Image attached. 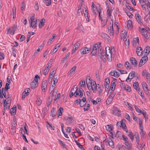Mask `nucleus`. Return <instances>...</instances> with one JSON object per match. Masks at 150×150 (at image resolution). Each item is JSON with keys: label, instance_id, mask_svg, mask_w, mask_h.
<instances>
[{"label": "nucleus", "instance_id": "1", "mask_svg": "<svg viewBox=\"0 0 150 150\" xmlns=\"http://www.w3.org/2000/svg\"><path fill=\"white\" fill-rule=\"evenodd\" d=\"M101 43L99 42L98 44H95L93 45L92 49H91L92 50L91 52V56L95 55L97 54V49H100L101 47Z\"/></svg>", "mask_w": 150, "mask_h": 150}, {"label": "nucleus", "instance_id": "2", "mask_svg": "<svg viewBox=\"0 0 150 150\" xmlns=\"http://www.w3.org/2000/svg\"><path fill=\"white\" fill-rule=\"evenodd\" d=\"M86 83L89 90H91V88L93 87V86H95V85H96L95 81L93 80L91 81H87Z\"/></svg>", "mask_w": 150, "mask_h": 150}, {"label": "nucleus", "instance_id": "3", "mask_svg": "<svg viewBox=\"0 0 150 150\" xmlns=\"http://www.w3.org/2000/svg\"><path fill=\"white\" fill-rule=\"evenodd\" d=\"M35 16H32L29 20L30 23V27H32L33 28L35 29L36 27V22H35Z\"/></svg>", "mask_w": 150, "mask_h": 150}, {"label": "nucleus", "instance_id": "4", "mask_svg": "<svg viewBox=\"0 0 150 150\" xmlns=\"http://www.w3.org/2000/svg\"><path fill=\"white\" fill-rule=\"evenodd\" d=\"M76 88L77 91L76 95H75V96L76 97L77 96H79L80 98L82 97L83 96V93H84V91L81 88H79L78 89L77 88V87L76 86Z\"/></svg>", "mask_w": 150, "mask_h": 150}, {"label": "nucleus", "instance_id": "5", "mask_svg": "<svg viewBox=\"0 0 150 150\" xmlns=\"http://www.w3.org/2000/svg\"><path fill=\"white\" fill-rule=\"evenodd\" d=\"M64 120L66 121V124L68 125L72 123L74 121V117L71 116L69 117H65Z\"/></svg>", "mask_w": 150, "mask_h": 150}, {"label": "nucleus", "instance_id": "6", "mask_svg": "<svg viewBox=\"0 0 150 150\" xmlns=\"http://www.w3.org/2000/svg\"><path fill=\"white\" fill-rule=\"evenodd\" d=\"M135 17L138 23L140 25L142 24V19L141 18V16L138 13H135Z\"/></svg>", "mask_w": 150, "mask_h": 150}, {"label": "nucleus", "instance_id": "7", "mask_svg": "<svg viewBox=\"0 0 150 150\" xmlns=\"http://www.w3.org/2000/svg\"><path fill=\"white\" fill-rule=\"evenodd\" d=\"M109 74L112 76H113L116 77H118L119 76L118 73L115 70L112 71L109 73Z\"/></svg>", "mask_w": 150, "mask_h": 150}, {"label": "nucleus", "instance_id": "8", "mask_svg": "<svg viewBox=\"0 0 150 150\" xmlns=\"http://www.w3.org/2000/svg\"><path fill=\"white\" fill-rule=\"evenodd\" d=\"M111 21L112 22L111 26H110L109 28H108V32L110 35H113L114 34V29L113 27V21L112 20H111Z\"/></svg>", "mask_w": 150, "mask_h": 150}, {"label": "nucleus", "instance_id": "9", "mask_svg": "<svg viewBox=\"0 0 150 150\" xmlns=\"http://www.w3.org/2000/svg\"><path fill=\"white\" fill-rule=\"evenodd\" d=\"M47 81L46 80H45L42 82V91L43 92H45V88H46L47 86Z\"/></svg>", "mask_w": 150, "mask_h": 150}, {"label": "nucleus", "instance_id": "10", "mask_svg": "<svg viewBox=\"0 0 150 150\" xmlns=\"http://www.w3.org/2000/svg\"><path fill=\"white\" fill-rule=\"evenodd\" d=\"M130 60L131 61V64L134 65V67H135L137 66V62L136 59L133 57H131L130 58Z\"/></svg>", "mask_w": 150, "mask_h": 150}, {"label": "nucleus", "instance_id": "11", "mask_svg": "<svg viewBox=\"0 0 150 150\" xmlns=\"http://www.w3.org/2000/svg\"><path fill=\"white\" fill-rule=\"evenodd\" d=\"M107 140L109 145L111 146L112 148H114V145L113 140L110 138H108Z\"/></svg>", "mask_w": 150, "mask_h": 150}, {"label": "nucleus", "instance_id": "12", "mask_svg": "<svg viewBox=\"0 0 150 150\" xmlns=\"http://www.w3.org/2000/svg\"><path fill=\"white\" fill-rule=\"evenodd\" d=\"M116 108L117 109H115L113 111V114L118 116H120L121 115V111L120 110L118 109V108L117 107H116Z\"/></svg>", "mask_w": 150, "mask_h": 150}, {"label": "nucleus", "instance_id": "13", "mask_svg": "<svg viewBox=\"0 0 150 150\" xmlns=\"http://www.w3.org/2000/svg\"><path fill=\"white\" fill-rule=\"evenodd\" d=\"M38 82H35L34 80L30 84V86L33 89H35L38 85Z\"/></svg>", "mask_w": 150, "mask_h": 150}, {"label": "nucleus", "instance_id": "14", "mask_svg": "<svg viewBox=\"0 0 150 150\" xmlns=\"http://www.w3.org/2000/svg\"><path fill=\"white\" fill-rule=\"evenodd\" d=\"M137 53L138 56L141 55L142 52V50L141 47H138L137 48Z\"/></svg>", "mask_w": 150, "mask_h": 150}, {"label": "nucleus", "instance_id": "15", "mask_svg": "<svg viewBox=\"0 0 150 150\" xmlns=\"http://www.w3.org/2000/svg\"><path fill=\"white\" fill-rule=\"evenodd\" d=\"M16 8L15 6L13 7L12 8V14L11 15V16H13V19H15V16L16 15Z\"/></svg>", "mask_w": 150, "mask_h": 150}, {"label": "nucleus", "instance_id": "16", "mask_svg": "<svg viewBox=\"0 0 150 150\" xmlns=\"http://www.w3.org/2000/svg\"><path fill=\"white\" fill-rule=\"evenodd\" d=\"M141 34L146 39H148L150 37L147 31L141 32Z\"/></svg>", "mask_w": 150, "mask_h": 150}, {"label": "nucleus", "instance_id": "17", "mask_svg": "<svg viewBox=\"0 0 150 150\" xmlns=\"http://www.w3.org/2000/svg\"><path fill=\"white\" fill-rule=\"evenodd\" d=\"M16 107L15 106L12 108L10 110V112L12 115H15L16 113Z\"/></svg>", "mask_w": 150, "mask_h": 150}, {"label": "nucleus", "instance_id": "18", "mask_svg": "<svg viewBox=\"0 0 150 150\" xmlns=\"http://www.w3.org/2000/svg\"><path fill=\"white\" fill-rule=\"evenodd\" d=\"M127 27L128 29H132V21L129 20L127 21Z\"/></svg>", "mask_w": 150, "mask_h": 150}, {"label": "nucleus", "instance_id": "19", "mask_svg": "<svg viewBox=\"0 0 150 150\" xmlns=\"http://www.w3.org/2000/svg\"><path fill=\"white\" fill-rule=\"evenodd\" d=\"M115 87L116 85L115 84V83L114 82H111L110 88V89H111V90L113 91L115 90Z\"/></svg>", "mask_w": 150, "mask_h": 150}, {"label": "nucleus", "instance_id": "20", "mask_svg": "<svg viewBox=\"0 0 150 150\" xmlns=\"http://www.w3.org/2000/svg\"><path fill=\"white\" fill-rule=\"evenodd\" d=\"M45 21V19L44 18H42L41 21H40V24L39 25V27L40 28H41L42 27L44 26V21Z\"/></svg>", "mask_w": 150, "mask_h": 150}, {"label": "nucleus", "instance_id": "21", "mask_svg": "<svg viewBox=\"0 0 150 150\" xmlns=\"http://www.w3.org/2000/svg\"><path fill=\"white\" fill-rule=\"evenodd\" d=\"M128 136L132 141H133L134 139V136L133 133L131 131H129V132Z\"/></svg>", "mask_w": 150, "mask_h": 150}, {"label": "nucleus", "instance_id": "22", "mask_svg": "<svg viewBox=\"0 0 150 150\" xmlns=\"http://www.w3.org/2000/svg\"><path fill=\"white\" fill-rule=\"evenodd\" d=\"M70 55V53L69 52L66 55L65 57L61 61L62 62L64 63L65 62V61L67 60L69 57Z\"/></svg>", "mask_w": 150, "mask_h": 150}, {"label": "nucleus", "instance_id": "23", "mask_svg": "<svg viewBox=\"0 0 150 150\" xmlns=\"http://www.w3.org/2000/svg\"><path fill=\"white\" fill-rule=\"evenodd\" d=\"M135 74V72L134 71H132L131 72L129 75V77H131V79L129 80V81H130L131 80L133 79L134 76Z\"/></svg>", "mask_w": 150, "mask_h": 150}, {"label": "nucleus", "instance_id": "24", "mask_svg": "<svg viewBox=\"0 0 150 150\" xmlns=\"http://www.w3.org/2000/svg\"><path fill=\"white\" fill-rule=\"evenodd\" d=\"M76 68V66H74L69 71V74L70 75H71L72 74L74 73L75 70Z\"/></svg>", "mask_w": 150, "mask_h": 150}, {"label": "nucleus", "instance_id": "25", "mask_svg": "<svg viewBox=\"0 0 150 150\" xmlns=\"http://www.w3.org/2000/svg\"><path fill=\"white\" fill-rule=\"evenodd\" d=\"M144 51L146 53H147V54H148L150 52V47L147 46L144 49Z\"/></svg>", "mask_w": 150, "mask_h": 150}, {"label": "nucleus", "instance_id": "26", "mask_svg": "<svg viewBox=\"0 0 150 150\" xmlns=\"http://www.w3.org/2000/svg\"><path fill=\"white\" fill-rule=\"evenodd\" d=\"M125 144L127 146V149L129 150L131 149L132 146V144L129 142V141L125 143Z\"/></svg>", "mask_w": 150, "mask_h": 150}, {"label": "nucleus", "instance_id": "27", "mask_svg": "<svg viewBox=\"0 0 150 150\" xmlns=\"http://www.w3.org/2000/svg\"><path fill=\"white\" fill-rule=\"evenodd\" d=\"M86 49H87V47H84L83 49L81 50L80 52L81 54H86Z\"/></svg>", "mask_w": 150, "mask_h": 150}, {"label": "nucleus", "instance_id": "28", "mask_svg": "<svg viewBox=\"0 0 150 150\" xmlns=\"http://www.w3.org/2000/svg\"><path fill=\"white\" fill-rule=\"evenodd\" d=\"M28 96V93H27L26 91H24L22 93L21 99L22 100H23L26 96Z\"/></svg>", "mask_w": 150, "mask_h": 150}, {"label": "nucleus", "instance_id": "29", "mask_svg": "<svg viewBox=\"0 0 150 150\" xmlns=\"http://www.w3.org/2000/svg\"><path fill=\"white\" fill-rule=\"evenodd\" d=\"M63 111V108L62 107H60L58 110V117H59L60 116H61L62 114V112Z\"/></svg>", "mask_w": 150, "mask_h": 150}, {"label": "nucleus", "instance_id": "30", "mask_svg": "<svg viewBox=\"0 0 150 150\" xmlns=\"http://www.w3.org/2000/svg\"><path fill=\"white\" fill-rule=\"evenodd\" d=\"M97 91H98L99 96H100L101 94L102 93L103 90L101 88L100 86H97V88H96Z\"/></svg>", "mask_w": 150, "mask_h": 150}, {"label": "nucleus", "instance_id": "31", "mask_svg": "<svg viewBox=\"0 0 150 150\" xmlns=\"http://www.w3.org/2000/svg\"><path fill=\"white\" fill-rule=\"evenodd\" d=\"M133 86L134 88L136 89V90H137L138 88L139 87L138 82H134Z\"/></svg>", "mask_w": 150, "mask_h": 150}, {"label": "nucleus", "instance_id": "32", "mask_svg": "<svg viewBox=\"0 0 150 150\" xmlns=\"http://www.w3.org/2000/svg\"><path fill=\"white\" fill-rule=\"evenodd\" d=\"M112 98H110V97L108 98L106 100V104L108 105L110 104L112 101Z\"/></svg>", "mask_w": 150, "mask_h": 150}, {"label": "nucleus", "instance_id": "33", "mask_svg": "<svg viewBox=\"0 0 150 150\" xmlns=\"http://www.w3.org/2000/svg\"><path fill=\"white\" fill-rule=\"evenodd\" d=\"M125 65L127 69L129 68V69H131V68L132 67L131 66L130 64L128 62H127L125 63Z\"/></svg>", "mask_w": 150, "mask_h": 150}, {"label": "nucleus", "instance_id": "34", "mask_svg": "<svg viewBox=\"0 0 150 150\" xmlns=\"http://www.w3.org/2000/svg\"><path fill=\"white\" fill-rule=\"evenodd\" d=\"M50 97L48 98L47 101V106L48 107H49L51 104V102H52V99L50 100Z\"/></svg>", "mask_w": 150, "mask_h": 150}, {"label": "nucleus", "instance_id": "35", "mask_svg": "<svg viewBox=\"0 0 150 150\" xmlns=\"http://www.w3.org/2000/svg\"><path fill=\"white\" fill-rule=\"evenodd\" d=\"M124 89L129 92H130L131 91L130 87L127 85H126L125 88H124Z\"/></svg>", "mask_w": 150, "mask_h": 150}, {"label": "nucleus", "instance_id": "36", "mask_svg": "<svg viewBox=\"0 0 150 150\" xmlns=\"http://www.w3.org/2000/svg\"><path fill=\"white\" fill-rule=\"evenodd\" d=\"M140 134L141 135V139L143 141L144 139V136L146 134V133L144 132V131L141 132H140Z\"/></svg>", "mask_w": 150, "mask_h": 150}, {"label": "nucleus", "instance_id": "37", "mask_svg": "<svg viewBox=\"0 0 150 150\" xmlns=\"http://www.w3.org/2000/svg\"><path fill=\"white\" fill-rule=\"evenodd\" d=\"M16 30H14V29H11L10 28H9L7 30V33H8V32H9V33L11 35H13L14 33V32Z\"/></svg>", "mask_w": 150, "mask_h": 150}, {"label": "nucleus", "instance_id": "38", "mask_svg": "<svg viewBox=\"0 0 150 150\" xmlns=\"http://www.w3.org/2000/svg\"><path fill=\"white\" fill-rule=\"evenodd\" d=\"M36 104L38 105H40L42 103V100L40 99L39 97L38 98L37 100L36 101Z\"/></svg>", "mask_w": 150, "mask_h": 150}, {"label": "nucleus", "instance_id": "39", "mask_svg": "<svg viewBox=\"0 0 150 150\" xmlns=\"http://www.w3.org/2000/svg\"><path fill=\"white\" fill-rule=\"evenodd\" d=\"M106 129L107 130L108 132H110L112 130V128L111 126L108 125H106Z\"/></svg>", "mask_w": 150, "mask_h": 150}, {"label": "nucleus", "instance_id": "40", "mask_svg": "<svg viewBox=\"0 0 150 150\" xmlns=\"http://www.w3.org/2000/svg\"><path fill=\"white\" fill-rule=\"evenodd\" d=\"M79 85L81 87H84L86 86L84 81L81 80L80 82Z\"/></svg>", "mask_w": 150, "mask_h": 150}, {"label": "nucleus", "instance_id": "41", "mask_svg": "<svg viewBox=\"0 0 150 150\" xmlns=\"http://www.w3.org/2000/svg\"><path fill=\"white\" fill-rule=\"evenodd\" d=\"M107 16H111V10L110 9V8L109 6L108 7V9L107 11Z\"/></svg>", "mask_w": 150, "mask_h": 150}, {"label": "nucleus", "instance_id": "42", "mask_svg": "<svg viewBox=\"0 0 150 150\" xmlns=\"http://www.w3.org/2000/svg\"><path fill=\"white\" fill-rule=\"evenodd\" d=\"M99 50L98 51V56L99 57H101L102 53L103 52V50L101 48H100V49H98Z\"/></svg>", "mask_w": 150, "mask_h": 150}, {"label": "nucleus", "instance_id": "43", "mask_svg": "<svg viewBox=\"0 0 150 150\" xmlns=\"http://www.w3.org/2000/svg\"><path fill=\"white\" fill-rule=\"evenodd\" d=\"M96 88H97V85H95V86H93V88H91V90H89V91H93V93H96V91L97 90Z\"/></svg>", "mask_w": 150, "mask_h": 150}, {"label": "nucleus", "instance_id": "44", "mask_svg": "<svg viewBox=\"0 0 150 150\" xmlns=\"http://www.w3.org/2000/svg\"><path fill=\"white\" fill-rule=\"evenodd\" d=\"M127 32L125 31L123 34H122V35L121 36V39L125 38L127 35Z\"/></svg>", "mask_w": 150, "mask_h": 150}, {"label": "nucleus", "instance_id": "45", "mask_svg": "<svg viewBox=\"0 0 150 150\" xmlns=\"http://www.w3.org/2000/svg\"><path fill=\"white\" fill-rule=\"evenodd\" d=\"M142 86L144 89L148 88L146 83L145 82H143L142 83Z\"/></svg>", "mask_w": 150, "mask_h": 150}, {"label": "nucleus", "instance_id": "46", "mask_svg": "<svg viewBox=\"0 0 150 150\" xmlns=\"http://www.w3.org/2000/svg\"><path fill=\"white\" fill-rule=\"evenodd\" d=\"M126 7L127 8L131 11H134L135 10L132 6L129 5H126Z\"/></svg>", "mask_w": 150, "mask_h": 150}, {"label": "nucleus", "instance_id": "47", "mask_svg": "<svg viewBox=\"0 0 150 150\" xmlns=\"http://www.w3.org/2000/svg\"><path fill=\"white\" fill-rule=\"evenodd\" d=\"M54 113H55V110H54V108H52V109L51 110V115H52L53 117H54L56 116V115L54 114Z\"/></svg>", "mask_w": 150, "mask_h": 150}, {"label": "nucleus", "instance_id": "48", "mask_svg": "<svg viewBox=\"0 0 150 150\" xmlns=\"http://www.w3.org/2000/svg\"><path fill=\"white\" fill-rule=\"evenodd\" d=\"M125 120L124 119H123L122 120V124L121 125V127H122V128H123L125 127H126V124L125 123Z\"/></svg>", "mask_w": 150, "mask_h": 150}, {"label": "nucleus", "instance_id": "49", "mask_svg": "<svg viewBox=\"0 0 150 150\" xmlns=\"http://www.w3.org/2000/svg\"><path fill=\"white\" fill-rule=\"evenodd\" d=\"M125 43L126 46L128 48L129 44V39H126L125 41Z\"/></svg>", "mask_w": 150, "mask_h": 150}, {"label": "nucleus", "instance_id": "50", "mask_svg": "<svg viewBox=\"0 0 150 150\" xmlns=\"http://www.w3.org/2000/svg\"><path fill=\"white\" fill-rule=\"evenodd\" d=\"M17 124H16V119L15 118H13L12 122L11 124V125L16 126Z\"/></svg>", "mask_w": 150, "mask_h": 150}, {"label": "nucleus", "instance_id": "51", "mask_svg": "<svg viewBox=\"0 0 150 150\" xmlns=\"http://www.w3.org/2000/svg\"><path fill=\"white\" fill-rule=\"evenodd\" d=\"M146 79L147 81H149V83H150V74L149 72L146 73Z\"/></svg>", "mask_w": 150, "mask_h": 150}, {"label": "nucleus", "instance_id": "52", "mask_svg": "<svg viewBox=\"0 0 150 150\" xmlns=\"http://www.w3.org/2000/svg\"><path fill=\"white\" fill-rule=\"evenodd\" d=\"M135 108L136 111L138 112L141 113L143 112L140 109H139L135 105Z\"/></svg>", "mask_w": 150, "mask_h": 150}, {"label": "nucleus", "instance_id": "53", "mask_svg": "<svg viewBox=\"0 0 150 150\" xmlns=\"http://www.w3.org/2000/svg\"><path fill=\"white\" fill-rule=\"evenodd\" d=\"M58 141L59 142L60 144L63 147L65 148L66 147V145L64 144V142L60 139H58Z\"/></svg>", "mask_w": 150, "mask_h": 150}, {"label": "nucleus", "instance_id": "54", "mask_svg": "<svg viewBox=\"0 0 150 150\" xmlns=\"http://www.w3.org/2000/svg\"><path fill=\"white\" fill-rule=\"evenodd\" d=\"M145 145V144L143 145V146H142V145H141V144H137V147L139 149L141 150L142 149L144 146Z\"/></svg>", "mask_w": 150, "mask_h": 150}, {"label": "nucleus", "instance_id": "55", "mask_svg": "<svg viewBox=\"0 0 150 150\" xmlns=\"http://www.w3.org/2000/svg\"><path fill=\"white\" fill-rule=\"evenodd\" d=\"M110 83L109 78H107L105 79L104 84H109Z\"/></svg>", "mask_w": 150, "mask_h": 150}, {"label": "nucleus", "instance_id": "56", "mask_svg": "<svg viewBox=\"0 0 150 150\" xmlns=\"http://www.w3.org/2000/svg\"><path fill=\"white\" fill-rule=\"evenodd\" d=\"M141 114H143L144 117H145L146 120L148 119V117L146 115V112L145 111V112H143Z\"/></svg>", "mask_w": 150, "mask_h": 150}, {"label": "nucleus", "instance_id": "57", "mask_svg": "<svg viewBox=\"0 0 150 150\" xmlns=\"http://www.w3.org/2000/svg\"><path fill=\"white\" fill-rule=\"evenodd\" d=\"M80 45V43L79 42V41H78L75 44L74 47H76V48L78 49Z\"/></svg>", "mask_w": 150, "mask_h": 150}, {"label": "nucleus", "instance_id": "58", "mask_svg": "<svg viewBox=\"0 0 150 150\" xmlns=\"http://www.w3.org/2000/svg\"><path fill=\"white\" fill-rule=\"evenodd\" d=\"M55 35H53L52 36V37L50 38L47 42V44L48 45L52 41L53 39L55 37Z\"/></svg>", "mask_w": 150, "mask_h": 150}, {"label": "nucleus", "instance_id": "59", "mask_svg": "<svg viewBox=\"0 0 150 150\" xmlns=\"http://www.w3.org/2000/svg\"><path fill=\"white\" fill-rule=\"evenodd\" d=\"M35 9L36 10H38L39 9V6L38 1H36L35 2Z\"/></svg>", "mask_w": 150, "mask_h": 150}, {"label": "nucleus", "instance_id": "60", "mask_svg": "<svg viewBox=\"0 0 150 150\" xmlns=\"http://www.w3.org/2000/svg\"><path fill=\"white\" fill-rule=\"evenodd\" d=\"M143 60L144 61V62L145 63L147 60L148 59V57L147 56H145L142 57V58Z\"/></svg>", "mask_w": 150, "mask_h": 150}, {"label": "nucleus", "instance_id": "61", "mask_svg": "<svg viewBox=\"0 0 150 150\" xmlns=\"http://www.w3.org/2000/svg\"><path fill=\"white\" fill-rule=\"evenodd\" d=\"M57 94V89L54 88L53 91V93L52 94V96L53 97L55 96Z\"/></svg>", "mask_w": 150, "mask_h": 150}, {"label": "nucleus", "instance_id": "62", "mask_svg": "<svg viewBox=\"0 0 150 150\" xmlns=\"http://www.w3.org/2000/svg\"><path fill=\"white\" fill-rule=\"evenodd\" d=\"M38 79H40V77L38 75H36L34 78V80H35V82H38Z\"/></svg>", "mask_w": 150, "mask_h": 150}, {"label": "nucleus", "instance_id": "63", "mask_svg": "<svg viewBox=\"0 0 150 150\" xmlns=\"http://www.w3.org/2000/svg\"><path fill=\"white\" fill-rule=\"evenodd\" d=\"M125 117L128 120L130 121V117L129 115L127 113L125 114Z\"/></svg>", "mask_w": 150, "mask_h": 150}, {"label": "nucleus", "instance_id": "64", "mask_svg": "<svg viewBox=\"0 0 150 150\" xmlns=\"http://www.w3.org/2000/svg\"><path fill=\"white\" fill-rule=\"evenodd\" d=\"M121 132L117 131L115 135V137H116L117 138H119L120 137Z\"/></svg>", "mask_w": 150, "mask_h": 150}]
</instances>
